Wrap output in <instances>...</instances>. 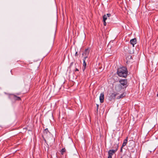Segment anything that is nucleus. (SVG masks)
Segmentation results:
<instances>
[{"label":"nucleus","mask_w":158,"mask_h":158,"mask_svg":"<svg viewBox=\"0 0 158 158\" xmlns=\"http://www.w3.org/2000/svg\"><path fill=\"white\" fill-rule=\"evenodd\" d=\"M120 84L115 87L116 90L119 91L123 89L126 88L127 86V79H121L119 81Z\"/></svg>","instance_id":"f257e3e1"},{"label":"nucleus","mask_w":158,"mask_h":158,"mask_svg":"<svg viewBox=\"0 0 158 158\" xmlns=\"http://www.w3.org/2000/svg\"><path fill=\"white\" fill-rule=\"evenodd\" d=\"M117 72L119 77H126L127 76L128 71L126 67H123L118 68L117 70Z\"/></svg>","instance_id":"f03ea898"},{"label":"nucleus","mask_w":158,"mask_h":158,"mask_svg":"<svg viewBox=\"0 0 158 158\" xmlns=\"http://www.w3.org/2000/svg\"><path fill=\"white\" fill-rule=\"evenodd\" d=\"M89 52L90 50L88 48H87L85 50L82 54V56H84V58L86 59L88 58Z\"/></svg>","instance_id":"7ed1b4c3"},{"label":"nucleus","mask_w":158,"mask_h":158,"mask_svg":"<svg viewBox=\"0 0 158 158\" xmlns=\"http://www.w3.org/2000/svg\"><path fill=\"white\" fill-rule=\"evenodd\" d=\"M50 133L48 131V129L46 128L45 129L44 132L43 136L45 138H47L48 136L50 135Z\"/></svg>","instance_id":"20e7f679"},{"label":"nucleus","mask_w":158,"mask_h":158,"mask_svg":"<svg viewBox=\"0 0 158 158\" xmlns=\"http://www.w3.org/2000/svg\"><path fill=\"white\" fill-rule=\"evenodd\" d=\"M116 152V150H110L108 152V156L112 157L114 154Z\"/></svg>","instance_id":"39448f33"},{"label":"nucleus","mask_w":158,"mask_h":158,"mask_svg":"<svg viewBox=\"0 0 158 158\" xmlns=\"http://www.w3.org/2000/svg\"><path fill=\"white\" fill-rule=\"evenodd\" d=\"M104 94L103 93H101L99 97V99L101 103H103L104 101Z\"/></svg>","instance_id":"423d86ee"},{"label":"nucleus","mask_w":158,"mask_h":158,"mask_svg":"<svg viewBox=\"0 0 158 158\" xmlns=\"http://www.w3.org/2000/svg\"><path fill=\"white\" fill-rule=\"evenodd\" d=\"M136 38H134L131 40L130 42L131 44L132 45L133 47H134V45L136 43Z\"/></svg>","instance_id":"0eeeda50"},{"label":"nucleus","mask_w":158,"mask_h":158,"mask_svg":"<svg viewBox=\"0 0 158 158\" xmlns=\"http://www.w3.org/2000/svg\"><path fill=\"white\" fill-rule=\"evenodd\" d=\"M86 59L84 58L83 59V67H82V70L83 72H84L85 70L86 66V63L85 62Z\"/></svg>","instance_id":"6e6552de"},{"label":"nucleus","mask_w":158,"mask_h":158,"mask_svg":"<svg viewBox=\"0 0 158 158\" xmlns=\"http://www.w3.org/2000/svg\"><path fill=\"white\" fill-rule=\"evenodd\" d=\"M111 16L110 14H107L106 15H105L103 17V21H106L107 19V17H110Z\"/></svg>","instance_id":"1a4fd4ad"},{"label":"nucleus","mask_w":158,"mask_h":158,"mask_svg":"<svg viewBox=\"0 0 158 158\" xmlns=\"http://www.w3.org/2000/svg\"><path fill=\"white\" fill-rule=\"evenodd\" d=\"M12 98L15 100H20V98L19 97L15 95H12Z\"/></svg>","instance_id":"9d476101"},{"label":"nucleus","mask_w":158,"mask_h":158,"mask_svg":"<svg viewBox=\"0 0 158 158\" xmlns=\"http://www.w3.org/2000/svg\"><path fill=\"white\" fill-rule=\"evenodd\" d=\"M127 142V137L126 139H125L124 140L123 142V143L122 144V147H124L126 145Z\"/></svg>","instance_id":"9b49d317"},{"label":"nucleus","mask_w":158,"mask_h":158,"mask_svg":"<svg viewBox=\"0 0 158 158\" xmlns=\"http://www.w3.org/2000/svg\"><path fill=\"white\" fill-rule=\"evenodd\" d=\"M118 147V144H115L114 145L113 148H115L114 150H116V152L117 150Z\"/></svg>","instance_id":"f8f14e48"},{"label":"nucleus","mask_w":158,"mask_h":158,"mask_svg":"<svg viewBox=\"0 0 158 158\" xmlns=\"http://www.w3.org/2000/svg\"><path fill=\"white\" fill-rule=\"evenodd\" d=\"M123 94H122L121 95H120L119 96H118V99H119V98H123L124 97Z\"/></svg>","instance_id":"ddd939ff"},{"label":"nucleus","mask_w":158,"mask_h":158,"mask_svg":"<svg viewBox=\"0 0 158 158\" xmlns=\"http://www.w3.org/2000/svg\"><path fill=\"white\" fill-rule=\"evenodd\" d=\"M65 149L64 148H62L61 150L62 153L63 154L65 152Z\"/></svg>","instance_id":"4468645a"},{"label":"nucleus","mask_w":158,"mask_h":158,"mask_svg":"<svg viewBox=\"0 0 158 158\" xmlns=\"http://www.w3.org/2000/svg\"><path fill=\"white\" fill-rule=\"evenodd\" d=\"M73 63H74L73 62H72L70 64L69 66L70 67H72Z\"/></svg>","instance_id":"2eb2a0df"},{"label":"nucleus","mask_w":158,"mask_h":158,"mask_svg":"<svg viewBox=\"0 0 158 158\" xmlns=\"http://www.w3.org/2000/svg\"><path fill=\"white\" fill-rule=\"evenodd\" d=\"M103 21L104 22L103 24H104V26H106V21Z\"/></svg>","instance_id":"dca6fc26"},{"label":"nucleus","mask_w":158,"mask_h":158,"mask_svg":"<svg viewBox=\"0 0 158 158\" xmlns=\"http://www.w3.org/2000/svg\"><path fill=\"white\" fill-rule=\"evenodd\" d=\"M123 147H122V146L121 148H120V152H122L123 151Z\"/></svg>","instance_id":"f3484780"},{"label":"nucleus","mask_w":158,"mask_h":158,"mask_svg":"<svg viewBox=\"0 0 158 158\" xmlns=\"http://www.w3.org/2000/svg\"><path fill=\"white\" fill-rule=\"evenodd\" d=\"M79 69H77V68H76L75 71H78Z\"/></svg>","instance_id":"a211bd4d"},{"label":"nucleus","mask_w":158,"mask_h":158,"mask_svg":"<svg viewBox=\"0 0 158 158\" xmlns=\"http://www.w3.org/2000/svg\"><path fill=\"white\" fill-rule=\"evenodd\" d=\"M75 55L76 56H78V54H77V52L76 53H75Z\"/></svg>","instance_id":"6ab92c4d"},{"label":"nucleus","mask_w":158,"mask_h":158,"mask_svg":"<svg viewBox=\"0 0 158 158\" xmlns=\"http://www.w3.org/2000/svg\"><path fill=\"white\" fill-rule=\"evenodd\" d=\"M97 110H98V109L99 106L98 104L97 105Z\"/></svg>","instance_id":"aec40b11"},{"label":"nucleus","mask_w":158,"mask_h":158,"mask_svg":"<svg viewBox=\"0 0 158 158\" xmlns=\"http://www.w3.org/2000/svg\"><path fill=\"white\" fill-rule=\"evenodd\" d=\"M107 158H112V157H111V156H108Z\"/></svg>","instance_id":"412c9836"}]
</instances>
